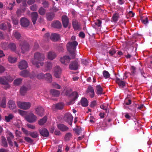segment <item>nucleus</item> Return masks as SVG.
<instances>
[{
  "mask_svg": "<svg viewBox=\"0 0 152 152\" xmlns=\"http://www.w3.org/2000/svg\"><path fill=\"white\" fill-rule=\"evenodd\" d=\"M45 59V56L43 54L38 52H36L34 53V58L31 59V62L32 64L39 68H40V66L39 64V61H43Z\"/></svg>",
  "mask_w": 152,
  "mask_h": 152,
  "instance_id": "f257e3e1",
  "label": "nucleus"
},
{
  "mask_svg": "<svg viewBox=\"0 0 152 152\" xmlns=\"http://www.w3.org/2000/svg\"><path fill=\"white\" fill-rule=\"evenodd\" d=\"M78 44L77 42L75 41L69 42L66 44L67 50L70 53L72 59L74 58L75 56L76 48Z\"/></svg>",
  "mask_w": 152,
  "mask_h": 152,
  "instance_id": "f03ea898",
  "label": "nucleus"
},
{
  "mask_svg": "<svg viewBox=\"0 0 152 152\" xmlns=\"http://www.w3.org/2000/svg\"><path fill=\"white\" fill-rule=\"evenodd\" d=\"M72 93V91L71 89L67 90L65 93L66 95L69 97H72V99L69 102V104H71L75 103V101L77 99L78 97V94L76 92H73Z\"/></svg>",
  "mask_w": 152,
  "mask_h": 152,
  "instance_id": "7ed1b4c3",
  "label": "nucleus"
},
{
  "mask_svg": "<svg viewBox=\"0 0 152 152\" xmlns=\"http://www.w3.org/2000/svg\"><path fill=\"white\" fill-rule=\"evenodd\" d=\"M20 47L21 49V52L24 53L29 50V45L28 43L25 40H21L19 43Z\"/></svg>",
  "mask_w": 152,
  "mask_h": 152,
  "instance_id": "20e7f679",
  "label": "nucleus"
},
{
  "mask_svg": "<svg viewBox=\"0 0 152 152\" xmlns=\"http://www.w3.org/2000/svg\"><path fill=\"white\" fill-rule=\"evenodd\" d=\"M17 104L18 107L20 109L23 110L28 109L31 107V104L29 102H18Z\"/></svg>",
  "mask_w": 152,
  "mask_h": 152,
  "instance_id": "39448f33",
  "label": "nucleus"
},
{
  "mask_svg": "<svg viewBox=\"0 0 152 152\" xmlns=\"http://www.w3.org/2000/svg\"><path fill=\"white\" fill-rule=\"evenodd\" d=\"M13 80L12 78L10 76H7V77L3 76L0 77V83L1 84L7 85L8 86V82H11Z\"/></svg>",
  "mask_w": 152,
  "mask_h": 152,
  "instance_id": "423d86ee",
  "label": "nucleus"
},
{
  "mask_svg": "<svg viewBox=\"0 0 152 152\" xmlns=\"http://www.w3.org/2000/svg\"><path fill=\"white\" fill-rule=\"evenodd\" d=\"M25 118L28 122L32 123L34 122L36 120L37 117L33 113L26 115Z\"/></svg>",
  "mask_w": 152,
  "mask_h": 152,
  "instance_id": "0eeeda50",
  "label": "nucleus"
},
{
  "mask_svg": "<svg viewBox=\"0 0 152 152\" xmlns=\"http://www.w3.org/2000/svg\"><path fill=\"white\" fill-rule=\"evenodd\" d=\"M64 120L70 125H72L73 117L70 113L66 114L64 116Z\"/></svg>",
  "mask_w": 152,
  "mask_h": 152,
  "instance_id": "6e6552de",
  "label": "nucleus"
},
{
  "mask_svg": "<svg viewBox=\"0 0 152 152\" xmlns=\"http://www.w3.org/2000/svg\"><path fill=\"white\" fill-rule=\"evenodd\" d=\"M35 114L40 116L44 115V109L41 106H38L35 108Z\"/></svg>",
  "mask_w": 152,
  "mask_h": 152,
  "instance_id": "1a4fd4ad",
  "label": "nucleus"
},
{
  "mask_svg": "<svg viewBox=\"0 0 152 152\" xmlns=\"http://www.w3.org/2000/svg\"><path fill=\"white\" fill-rule=\"evenodd\" d=\"M20 22L21 26L23 27H27L30 24L29 21L27 18L24 17L21 18Z\"/></svg>",
  "mask_w": 152,
  "mask_h": 152,
  "instance_id": "9d476101",
  "label": "nucleus"
},
{
  "mask_svg": "<svg viewBox=\"0 0 152 152\" xmlns=\"http://www.w3.org/2000/svg\"><path fill=\"white\" fill-rule=\"evenodd\" d=\"M18 66L20 69H26L28 67V63L26 61L22 60L19 62Z\"/></svg>",
  "mask_w": 152,
  "mask_h": 152,
  "instance_id": "9b49d317",
  "label": "nucleus"
},
{
  "mask_svg": "<svg viewBox=\"0 0 152 152\" xmlns=\"http://www.w3.org/2000/svg\"><path fill=\"white\" fill-rule=\"evenodd\" d=\"M61 20L63 27L66 28L69 23V20L68 18L66 15H64L61 18Z\"/></svg>",
  "mask_w": 152,
  "mask_h": 152,
  "instance_id": "f8f14e48",
  "label": "nucleus"
},
{
  "mask_svg": "<svg viewBox=\"0 0 152 152\" xmlns=\"http://www.w3.org/2000/svg\"><path fill=\"white\" fill-rule=\"evenodd\" d=\"M79 65L77 61H72L69 64V68L71 70H77L78 68Z\"/></svg>",
  "mask_w": 152,
  "mask_h": 152,
  "instance_id": "ddd939ff",
  "label": "nucleus"
},
{
  "mask_svg": "<svg viewBox=\"0 0 152 152\" xmlns=\"http://www.w3.org/2000/svg\"><path fill=\"white\" fill-rule=\"evenodd\" d=\"M40 134L44 137H47L49 136V132L48 130L45 128H42L39 129Z\"/></svg>",
  "mask_w": 152,
  "mask_h": 152,
  "instance_id": "4468645a",
  "label": "nucleus"
},
{
  "mask_svg": "<svg viewBox=\"0 0 152 152\" xmlns=\"http://www.w3.org/2000/svg\"><path fill=\"white\" fill-rule=\"evenodd\" d=\"M8 136L7 137V140L10 145L12 147L13 145L12 140L14 138V136L12 133L9 132L8 133Z\"/></svg>",
  "mask_w": 152,
  "mask_h": 152,
  "instance_id": "2eb2a0df",
  "label": "nucleus"
},
{
  "mask_svg": "<svg viewBox=\"0 0 152 152\" xmlns=\"http://www.w3.org/2000/svg\"><path fill=\"white\" fill-rule=\"evenodd\" d=\"M61 72V70L60 67L58 66H56L54 69V75L57 78L60 77Z\"/></svg>",
  "mask_w": 152,
  "mask_h": 152,
  "instance_id": "dca6fc26",
  "label": "nucleus"
},
{
  "mask_svg": "<svg viewBox=\"0 0 152 152\" xmlns=\"http://www.w3.org/2000/svg\"><path fill=\"white\" fill-rule=\"evenodd\" d=\"M31 20L33 24L34 25L38 18V14L37 12H33L31 15Z\"/></svg>",
  "mask_w": 152,
  "mask_h": 152,
  "instance_id": "f3484780",
  "label": "nucleus"
},
{
  "mask_svg": "<svg viewBox=\"0 0 152 152\" xmlns=\"http://www.w3.org/2000/svg\"><path fill=\"white\" fill-rule=\"evenodd\" d=\"M52 67V64L51 62L47 61L44 64L45 72L48 71L51 69Z\"/></svg>",
  "mask_w": 152,
  "mask_h": 152,
  "instance_id": "a211bd4d",
  "label": "nucleus"
},
{
  "mask_svg": "<svg viewBox=\"0 0 152 152\" xmlns=\"http://www.w3.org/2000/svg\"><path fill=\"white\" fill-rule=\"evenodd\" d=\"M52 25L53 27L58 29L62 27L61 23L58 20L53 21L52 24Z\"/></svg>",
  "mask_w": 152,
  "mask_h": 152,
  "instance_id": "6ab92c4d",
  "label": "nucleus"
},
{
  "mask_svg": "<svg viewBox=\"0 0 152 152\" xmlns=\"http://www.w3.org/2000/svg\"><path fill=\"white\" fill-rule=\"evenodd\" d=\"M7 26L9 28V31H10V28L11 27V24L9 23L7 24L4 23H2L0 24V29L3 30H4L7 29Z\"/></svg>",
  "mask_w": 152,
  "mask_h": 152,
  "instance_id": "aec40b11",
  "label": "nucleus"
},
{
  "mask_svg": "<svg viewBox=\"0 0 152 152\" xmlns=\"http://www.w3.org/2000/svg\"><path fill=\"white\" fill-rule=\"evenodd\" d=\"M46 15L48 20L49 21H52L55 16V14L53 12H48Z\"/></svg>",
  "mask_w": 152,
  "mask_h": 152,
  "instance_id": "412c9836",
  "label": "nucleus"
},
{
  "mask_svg": "<svg viewBox=\"0 0 152 152\" xmlns=\"http://www.w3.org/2000/svg\"><path fill=\"white\" fill-rule=\"evenodd\" d=\"M72 24L75 30H77L80 28V24L77 20L73 19Z\"/></svg>",
  "mask_w": 152,
  "mask_h": 152,
  "instance_id": "4be33fe9",
  "label": "nucleus"
},
{
  "mask_svg": "<svg viewBox=\"0 0 152 152\" xmlns=\"http://www.w3.org/2000/svg\"><path fill=\"white\" fill-rule=\"evenodd\" d=\"M8 107L11 110H13L16 108V106L15 102L13 100H10L8 102Z\"/></svg>",
  "mask_w": 152,
  "mask_h": 152,
  "instance_id": "5701e85b",
  "label": "nucleus"
},
{
  "mask_svg": "<svg viewBox=\"0 0 152 152\" xmlns=\"http://www.w3.org/2000/svg\"><path fill=\"white\" fill-rule=\"evenodd\" d=\"M116 81L119 87L122 88H124L126 84V82L119 78H116Z\"/></svg>",
  "mask_w": 152,
  "mask_h": 152,
  "instance_id": "b1692460",
  "label": "nucleus"
},
{
  "mask_svg": "<svg viewBox=\"0 0 152 152\" xmlns=\"http://www.w3.org/2000/svg\"><path fill=\"white\" fill-rule=\"evenodd\" d=\"M28 89L29 87L28 86H23L20 89V92L22 95H24L25 94Z\"/></svg>",
  "mask_w": 152,
  "mask_h": 152,
  "instance_id": "393cba45",
  "label": "nucleus"
},
{
  "mask_svg": "<svg viewBox=\"0 0 152 152\" xmlns=\"http://www.w3.org/2000/svg\"><path fill=\"white\" fill-rule=\"evenodd\" d=\"M50 39L53 41H57L59 39V36L58 34L53 33L51 35Z\"/></svg>",
  "mask_w": 152,
  "mask_h": 152,
  "instance_id": "a878e982",
  "label": "nucleus"
},
{
  "mask_svg": "<svg viewBox=\"0 0 152 152\" xmlns=\"http://www.w3.org/2000/svg\"><path fill=\"white\" fill-rule=\"evenodd\" d=\"M57 126L58 129L62 131H66L69 129L67 126L63 124H58V125Z\"/></svg>",
  "mask_w": 152,
  "mask_h": 152,
  "instance_id": "bb28decb",
  "label": "nucleus"
},
{
  "mask_svg": "<svg viewBox=\"0 0 152 152\" xmlns=\"http://www.w3.org/2000/svg\"><path fill=\"white\" fill-rule=\"evenodd\" d=\"M44 78L49 82H51L52 81V77L51 75L49 73H46L45 74Z\"/></svg>",
  "mask_w": 152,
  "mask_h": 152,
  "instance_id": "cd10ccee",
  "label": "nucleus"
},
{
  "mask_svg": "<svg viewBox=\"0 0 152 152\" xmlns=\"http://www.w3.org/2000/svg\"><path fill=\"white\" fill-rule=\"evenodd\" d=\"M56 56L55 53L54 52L50 51L48 52V57L49 59L52 60L54 59Z\"/></svg>",
  "mask_w": 152,
  "mask_h": 152,
  "instance_id": "c85d7f7f",
  "label": "nucleus"
},
{
  "mask_svg": "<svg viewBox=\"0 0 152 152\" xmlns=\"http://www.w3.org/2000/svg\"><path fill=\"white\" fill-rule=\"evenodd\" d=\"M1 145L4 147L7 148L8 147V144L5 138L3 136L1 137Z\"/></svg>",
  "mask_w": 152,
  "mask_h": 152,
  "instance_id": "c756f323",
  "label": "nucleus"
},
{
  "mask_svg": "<svg viewBox=\"0 0 152 152\" xmlns=\"http://www.w3.org/2000/svg\"><path fill=\"white\" fill-rule=\"evenodd\" d=\"M50 93L52 95L56 97H58L60 93L58 91L54 89H51L50 90Z\"/></svg>",
  "mask_w": 152,
  "mask_h": 152,
  "instance_id": "7c9ffc66",
  "label": "nucleus"
},
{
  "mask_svg": "<svg viewBox=\"0 0 152 152\" xmlns=\"http://www.w3.org/2000/svg\"><path fill=\"white\" fill-rule=\"evenodd\" d=\"M8 47L12 51L16 50V46L15 43L13 42L10 43L8 45Z\"/></svg>",
  "mask_w": 152,
  "mask_h": 152,
  "instance_id": "2f4dec72",
  "label": "nucleus"
},
{
  "mask_svg": "<svg viewBox=\"0 0 152 152\" xmlns=\"http://www.w3.org/2000/svg\"><path fill=\"white\" fill-rule=\"evenodd\" d=\"M96 90L97 91L96 93L97 94H104V93H102L103 91V88L101 87L100 85L97 86H96Z\"/></svg>",
  "mask_w": 152,
  "mask_h": 152,
  "instance_id": "473e14b6",
  "label": "nucleus"
},
{
  "mask_svg": "<svg viewBox=\"0 0 152 152\" xmlns=\"http://www.w3.org/2000/svg\"><path fill=\"white\" fill-rule=\"evenodd\" d=\"M81 102V105L84 107L87 106L88 105V101L87 99L85 98H82Z\"/></svg>",
  "mask_w": 152,
  "mask_h": 152,
  "instance_id": "72a5a7b5",
  "label": "nucleus"
},
{
  "mask_svg": "<svg viewBox=\"0 0 152 152\" xmlns=\"http://www.w3.org/2000/svg\"><path fill=\"white\" fill-rule=\"evenodd\" d=\"M87 93L91 92L92 94L91 95V98H93L94 96V89L91 86H89L88 87L87 90L86 91Z\"/></svg>",
  "mask_w": 152,
  "mask_h": 152,
  "instance_id": "f704fd0d",
  "label": "nucleus"
},
{
  "mask_svg": "<svg viewBox=\"0 0 152 152\" xmlns=\"http://www.w3.org/2000/svg\"><path fill=\"white\" fill-rule=\"evenodd\" d=\"M47 117L46 116H45L42 118L38 121V124L40 125H43L47 121Z\"/></svg>",
  "mask_w": 152,
  "mask_h": 152,
  "instance_id": "c9c22d12",
  "label": "nucleus"
},
{
  "mask_svg": "<svg viewBox=\"0 0 152 152\" xmlns=\"http://www.w3.org/2000/svg\"><path fill=\"white\" fill-rule=\"evenodd\" d=\"M64 104L62 103H57L55 105V108L56 109L59 110H62L64 107Z\"/></svg>",
  "mask_w": 152,
  "mask_h": 152,
  "instance_id": "e433bc0d",
  "label": "nucleus"
},
{
  "mask_svg": "<svg viewBox=\"0 0 152 152\" xmlns=\"http://www.w3.org/2000/svg\"><path fill=\"white\" fill-rule=\"evenodd\" d=\"M39 13L41 15H44L46 12V10L42 7H40L38 11Z\"/></svg>",
  "mask_w": 152,
  "mask_h": 152,
  "instance_id": "4c0bfd02",
  "label": "nucleus"
},
{
  "mask_svg": "<svg viewBox=\"0 0 152 152\" xmlns=\"http://www.w3.org/2000/svg\"><path fill=\"white\" fill-rule=\"evenodd\" d=\"M138 123L137 120L134 118L133 121H132L131 123V126L135 128L138 125Z\"/></svg>",
  "mask_w": 152,
  "mask_h": 152,
  "instance_id": "58836bf2",
  "label": "nucleus"
},
{
  "mask_svg": "<svg viewBox=\"0 0 152 152\" xmlns=\"http://www.w3.org/2000/svg\"><path fill=\"white\" fill-rule=\"evenodd\" d=\"M30 136L32 138H36L39 136L38 133L36 131L31 132L29 134Z\"/></svg>",
  "mask_w": 152,
  "mask_h": 152,
  "instance_id": "ea45409f",
  "label": "nucleus"
},
{
  "mask_svg": "<svg viewBox=\"0 0 152 152\" xmlns=\"http://www.w3.org/2000/svg\"><path fill=\"white\" fill-rule=\"evenodd\" d=\"M8 60L10 63H12L16 61L17 59L16 58L13 57L11 56H9L8 58Z\"/></svg>",
  "mask_w": 152,
  "mask_h": 152,
  "instance_id": "a19ab883",
  "label": "nucleus"
},
{
  "mask_svg": "<svg viewBox=\"0 0 152 152\" xmlns=\"http://www.w3.org/2000/svg\"><path fill=\"white\" fill-rule=\"evenodd\" d=\"M20 76L24 77H27L28 75V72L26 70L21 71L20 73Z\"/></svg>",
  "mask_w": 152,
  "mask_h": 152,
  "instance_id": "79ce46f5",
  "label": "nucleus"
},
{
  "mask_svg": "<svg viewBox=\"0 0 152 152\" xmlns=\"http://www.w3.org/2000/svg\"><path fill=\"white\" fill-rule=\"evenodd\" d=\"M13 117L14 116L12 114H10L8 116H5V118L7 122H9L10 121V120L12 119Z\"/></svg>",
  "mask_w": 152,
  "mask_h": 152,
  "instance_id": "37998d69",
  "label": "nucleus"
},
{
  "mask_svg": "<svg viewBox=\"0 0 152 152\" xmlns=\"http://www.w3.org/2000/svg\"><path fill=\"white\" fill-rule=\"evenodd\" d=\"M72 135L70 133H67L65 135L64 139L65 141H68L72 138Z\"/></svg>",
  "mask_w": 152,
  "mask_h": 152,
  "instance_id": "c03bdc74",
  "label": "nucleus"
},
{
  "mask_svg": "<svg viewBox=\"0 0 152 152\" xmlns=\"http://www.w3.org/2000/svg\"><path fill=\"white\" fill-rule=\"evenodd\" d=\"M21 79L19 78L14 80V83L15 85L16 86H18L21 83Z\"/></svg>",
  "mask_w": 152,
  "mask_h": 152,
  "instance_id": "a18cd8bd",
  "label": "nucleus"
},
{
  "mask_svg": "<svg viewBox=\"0 0 152 152\" xmlns=\"http://www.w3.org/2000/svg\"><path fill=\"white\" fill-rule=\"evenodd\" d=\"M0 106L3 108H5L6 107V99L4 97L3 98L1 102Z\"/></svg>",
  "mask_w": 152,
  "mask_h": 152,
  "instance_id": "49530a36",
  "label": "nucleus"
},
{
  "mask_svg": "<svg viewBox=\"0 0 152 152\" xmlns=\"http://www.w3.org/2000/svg\"><path fill=\"white\" fill-rule=\"evenodd\" d=\"M45 74L42 73H40L37 74L36 75L37 78L38 79H42L44 78Z\"/></svg>",
  "mask_w": 152,
  "mask_h": 152,
  "instance_id": "de8ad7c7",
  "label": "nucleus"
},
{
  "mask_svg": "<svg viewBox=\"0 0 152 152\" xmlns=\"http://www.w3.org/2000/svg\"><path fill=\"white\" fill-rule=\"evenodd\" d=\"M118 14L117 13H115L113 15L112 19L114 22H116L118 18Z\"/></svg>",
  "mask_w": 152,
  "mask_h": 152,
  "instance_id": "09e8293b",
  "label": "nucleus"
},
{
  "mask_svg": "<svg viewBox=\"0 0 152 152\" xmlns=\"http://www.w3.org/2000/svg\"><path fill=\"white\" fill-rule=\"evenodd\" d=\"M14 35L15 37L17 39H20L21 37V34L18 31L15 32L14 33Z\"/></svg>",
  "mask_w": 152,
  "mask_h": 152,
  "instance_id": "8fccbe9b",
  "label": "nucleus"
},
{
  "mask_svg": "<svg viewBox=\"0 0 152 152\" xmlns=\"http://www.w3.org/2000/svg\"><path fill=\"white\" fill-rule=\"evenodd\" d=\"M42 4L44 8H48L49 7V3L48 1L44 0L42 1Z\"/></svg>",
  "mask_w": 152,
  "mask_h": 152,
  "instance_id": "3c124183",
  "label": "nucleus"
},
{
  "mask_svg": "<svg viewBox=\"0 0 152 152\" xmlns=\"http://www.w3.org/2000/svg\"><path fill=\"white\" fill-rule=\"evenodd\" d=\"M71 59H72V57L71 58H70L69 56H64V63L65 64H66L67 63H68Z\"/></svg>",
  "mask_w": 152,
  "mask_h": 152,
  "instance_id": "603ef678",
  "label": "nucleus"
},
{
  "mask_svg": "<svg viewBox=\"0 0 152 152\" xmlns=\"http://www.w3.org/2000/svg\"><path fill=\"white\" fill-rule=\"evenodd\" d=\"M24 139L26 141L30 143H32L34 141L31 138L28 137H24Z\"/></svg>",
  "mask_w": 152,
  "mask_h": 152,
  "instance_id": "864d4df0",
  "label": "nucleus"
},
{
  "mask_svg": "<svg viewBox=\"0 0 152 152\" xmlns=\"http://www.w3.org/2000/svg\"><path fill=\"white\" fill-rule=\"evenodd\" d=\"M104 77L106 78H109L110 77V74L109 72L106 71H104L103 72Z\"/></svg>",
  "mask_w": 152,
  "mask_h": 152,
  "instance_id": "5fc2aeb1",
  "label": "nucleus"
},
{
  "mask_svg": "<svg viewBox=\"0 0 152 152\" xmlns=\"http://www.w3.org/2000/svg\"><path fill=\"white\" fill-rule=\"evenodd\" d=\"M136 68L133 66H131V75L134 76L136 72Z\"/></svg>",
  "mask_w": 152,
  "mask_h": 152,
  "instance_id": "6e6d98bb",
  "label": "nucleus"
},
{
  "mask_svg": "<svg viewBox=\"0 0 152 152\" xmlns=\"http://www.w3.org/2000/svg\"><path fill=\"white\" fill-rule=\"evenodd\" d=\"M141 20L142 23L144 24H146L148 23V21L147 17H146L145 19H143L142 17H141Z\"/></svg>",
  "mask_w": 152,
  "mask_h": 152,
  "instance_id": "4d7b16f0",
  "label": "nucleus"
},
{
  "mask_svg": "<svg viewBox=\"0 0 152 152\" xmlns=\"http://www.w3.org/2000/svg\"><path fill=\"white\" fill-rule=\"evenodd\" d=\"M22 130L23 132L26 135L28 136L29 135L30 133V132L28 131L27 130H26L25 129L22 128Z\"/></svg>",
  "mask_w": 152,
  "mask_h": 152,
  "instance_id": "13d9d810",
  "label": "nucleus"
},
{
  "mask_svg": "<svg viewBox=\"0 0 152 152\" xmlns=\"http://www.w3.org/2000/svg\"><path fill=\"white\" fill-rule=\"evenodd\" d=\"M37 6L36 4H33L30 7V9L33 11H36L37 10Z\"/></svg>",
  "mask_w": 152,
  "mask_h": 152,
  "instance_id": "bf43d9fd",
  "label": "nucleus"
},
{
  "mask_svg": "<svg viewBox=\"0 0 152 152\" xmlns=\"http://www.w3.org/2000/svg\"><path fill=\"white\" fill-rule=\"evenodd\" d=\"M18 113L22 116L26 115L27 114V113L26 111H24L20 110H18Z\"/></svg>",
  "mask_w": 152,
  "mask_h": 152,
  "instance_id": "052dcab7",
  "label": "nucleus"
},
{
  "mask_svg": "<svg viewBox=\"0 0 152 152\" xmlns=\"http://www.w3.org/2000/svg\"><path fill=\"white\" fill-rule=\"evenodd\" d=\"M116 52L115 49H112L109 51V53L110 54L111 56H113L114 54L116 53Z\"/></svg>",
  "mask_w": 152,
  "mask_h": 152,
  "instance_id": "680f3d73",
  "label": "nucleus"
},
{
  "mask_svg": "<svg viewBox=\"0 0 152 152\" xmlns=\"http://www.w3.org/2000/svg\"><path fill=\"white\" fill-rule=\"evenodd\" d=\"M81 61L82 63L85 66H86L88 64V62L86 59H82Z\"/></svg>",
  "mask_w": 152,
  "mask_h": 152,
  "instance_id": "e2e57ef3",
  "label": "nucleus"
},
{
  "mask_svg": "<svg viewBox=\"0 0 152 152\" xmlns=\"http://www.w3.org/2000/svg\"><path fill=\"white\" fill-rule=\"evenodd\" d=\"M100 108L105 110H106V112H108V113L109 111H107V107H106V106H104V105H102L100 106Z\"/></svg>",
  "mask_w": 152,
  "mask_h": 152,
  "instance_id": "0e129e2a",
  "label": "nucleus"
},
{
  "mask_svg": "<svg viewBox=\"0 0 152 152\" xmlns=\"http://www.w3.org/2000/svg\"><path fill=\"white\" fill-rule=\"evenodd\" d=\"M35 2V0H28L27 2V3L28 4L30 5L34 4Z\"/></svg>",
  "mask_w": 152,
  "mask_h": 152,
  "instance_id": "69168bd1",
  "label": "nucleus"
},
{
  "mask_svg": "<svg viewBox=\"0 0 152 152\" xmlns=\"http://www.w3.org/2000/svg\"><path fill=\"white\" fill-rule=\"evenodd\" d=\"M12 19L13 23L14 25H17L18 24V20L15 18H12Z\"/></svg>",
  "mask_w": 152,
  "mask_h": 152,
  "instance_id": "338daca9",
  "label": "nucleus"
},
{
  "mask_svg": "<svg viewBox=\"0 0 152 152\" xmlns=\"http://www.w3.org/2000/svg\"><path fill=\"white\" fill-rule=\"evenodd\" d=\"M96 104V101H94L91 102L90 105V106L91 107H94Z\"/></svg>",
  "mask_w": 152,
  "mask_h": 152,
  "instance_id": "774afa93",
  "label": "nucleus"
}]
</instances>
